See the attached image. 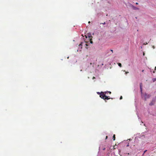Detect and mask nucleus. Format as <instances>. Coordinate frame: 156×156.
Returning a JSON list of instances; mask_svg holds the SVG:
<instances>
[{"label": "nucleus", "mask_w": 156, "mask_h": 156, "mask_svg": "<svg viewBox=\"0 0 156 156\" xmlns=\"http://www.w3.org/2000/svg\"><path fill=\"white\" fill-rule=\"evenodd\" d=\"M147 44V43H145V44Z\"/></svg>", "instance_id": "nucleus-27"}, {"label": "nucleus", "mask_w": 156, "mask_h": 156, "mask_svg": "<svg viewBox=\"0 0 156 156\" xmlns=\"http://www.w3.org/2000/svg\"><path fill=\"white\" fill-rule=\"evenodd\" d=\"M114 147H115V146H114V147H113L114 149H115Z\"/></svg>", "instance_id": "nucleus-32"}, {"label": "nucleus", "mask_w": 156, "mask_h": 156, "mask_svg": "<svg viewBox=\"0 0 156 156\" xmlns=\"http://www.w3.org/2000/svg\"><path fill=\"white\" fill-rule=\"evenodd\" d=\"M105 24V22H104V23H101L100 24Z\"/></svg>", "instance_id": "nucleus-16"}, {"label": "nucleus", "mask_w": 156, "mask_h": 156, "mask_svg": "<svg viewBox=\"0 0 156 156\" xmlns=\"http://www.w3.org/2000/svg\"><path fill=\"white\" fill-rule=\"evenodd\" d=\"M100 97L101 98H103L105 100V99H108L107 96H106L104 94V93L103 92H101L100 93Z\"/></svg>", "instance_id": "nucleus-1"}, {"label": "nucleus", "mask_w": 156, "mask_h": 156, "mask_svg": "<svg viewBox=\"0 0 156 156\" xmlns=\"http://www.w3.org/2000/svg\"><path fill=\"white\" fill-rule=\"evenodd\" d=\"M147 44V43H145V44Z\"/></svg>", "instance_id": "nucleus-28"}, {"label": "nucleus", "mask_w": 156, "mask_h": 156, "mask_svg": "<svg viewBox=\"0 0 156 156\" xmlns=\"http://www.w3.org/2000/svg\"><path fill=\"white\" fill-rule=\"evenodd\" d=\"M132 7L133 9L134 10H139V8H137L133 5L132 6Z\"/></svg>", "instance_id": "nucleus-5"}, {"label": "nucleus", "mask_w": 156, "mask_h": 156, "mask_svg": "<svg viewBox=\"0 0 156 156\" xmlns=\"http://www.w3.org/2000/svg\"><path fill=\"white\" fill-rule=\"evenodd\" d=\"M88 23H90V21H89V22H88Z\"/></svg>", "instance_id": "nucleus-29"}, {"label": "nucleus", "mask_w": 156, "mask_h": 156, "mask_svg": "<svg viewBox=\"0 0 156 156\" xmlns=\"http://www.w3.org/2000/svg\"><path fill=\"white\" fill-rule=\"evenodd\" d=\"M143 55H144V53H143Z\"/></svg>", "instance_id": "nucleus-30"}, {"label": "nucleus", "mask_w": 156, "mask_h": 156, "mask_svg": "<svg viewBox=\"0 0 156 156\" xmlns=\"http://www.w3.org/2000/svg\"><path fill=\"white\" fill-rule=\"evenodd\" d=\"M105 94H107V93H109V94H111V92L109 91H107L105 92Z\"/></svg>", "instance_id": "nucleus-8"}, {"label": "nucleus", "mask_w": 156, "mask_h": 156, "mask_svg": "<svg viewBox=\"0 0 156 156\" xmlns=\"http://www.w3.org/2000/svg\"><path fill=\"white\" fill-rule=\"evenodd\" d=\"M136 5H137V4H138V3L136 2Z\"/></svg>", "instance_id": "nucleus-26"}, {"label": "nucleus", "mask_w": 156, "mask_h": 156, "mask_svg": "<svg viewBox=\"0 0 156 156\" xmlns=\"http://www.w3.org/2000/svg\"><path fill=\"white\" fill-rule=\"evenodd\" d=\"M113 140H115V134H114L113 135Z\"/></svg>", "instance_id": "nucleus-9"}, {"label": "nucleus", "mask_w": 156, "mask_h": 156, "mask_svg": "<svg viewBox=\"0 0 156 156\" xmlns=\"http://www.w3.org/2000/svg\"><path fill=\"white\" fill-rule=\"evenodd\" d=\"M90 43H91V44H92L93 43V41H92L91 40H92V38H90Z\"/></svg>", "instance_id": "nucleus-12"}, {"label": "nucleus", "mask_w": 156, "mask_h": 156, "mask_svg": "<svg viewBox=\"0 0 156 156\" xmlns=\"http://www.w3.org/2000/svg\"><path fill=\"white\" fill-rule=\"evenodd\" d=\"M152 47H153V48H155V47H154V46H153Z\"/></svg>", "instance_id": "nucleus-20"}, {"label": "nucleus", "mask_w": 156, "mask_h": 156, "mask_svg": "<svg viewBox=\"0 0 156 156\" xmlns=\"http://www.w3.org/2000/svg\"><path fill=\"white\" fill-rule=\"evenodd\" d=\"M144 70H142V72H144Z\"/></svg>", "instance_id": "nucleus-21"}, {"label": "nucleus", "mask_w": 156, "mask_h": 156, "mask_svg": "<svg viewBox=\"0 0 156 156\" xmlns=\"http://www.w3.org/2000/svg\"><path fill=\"white\" fill-rule=\"evenodd\" d=\"M153 82H155V81H156V78L153 79Z\"/></svg>", "instance_id": "nucleus-11"}, {"label": "nucleus", "mask_w": 156, "mask_h": 156, "mask_svg": "<svg viewBox=\"0 0 156 156\" xmlns=\"http://www.w3.org/2000/svg\"><path fill=\"white\" fill-rule=\"evenodd\" d=\"M107 138H108V136H106V138H105V139H107Z\"/></svg>", "instance_id": "nucleus-19"}, {"label": "nucleus", "mask_w": 156, "mask_h": 156, "mask_svg": "<svg viewBox=\"0 0 156 156\" xmlns=\"http://www.w3.org/2000/svg\"><path fill=\"white\" fill-rule=\"evenodd\" d=\"M105 148H103V150H105Z\"/></svg>", "instance_id": "nucleus-22"}, {"label": "nucleus", "mask_w": 156, "mask_h": 156, "mask_svg": "<svg viewBox=\"0 0 156 156\" xmlns=\"http://www.w3.org/2000/svg\"><path fill=\"white\" fill-rule=\"evenodd\" d=\"M156 70V66H155V68H154V70L153 71V73H155V70Z\"/></svg>", "instance_id": "nucleus-13"}, {"label": "nucleus", "mask_w": 156, "mask_h": 156, "mask_svg": "<svg viewBox=\"0 0 156 156\" xmlns=\"http://www.w3.org/2000/svg\"><path fill=\"white\" fill-rule=\"evenodd\" d=\"M142 83H141L140 84V91H141V93L142 94Z\"/></svg>", "instance_id": "nucleus-6"}, {"label": "nucleus", "mask_w": 156, "mask_h": 156, "mask_svg": "<svg viewBox=\"0 0 156 156\" xmlns=\"http://www.w3.org/2000/svg\"><path fill=\"white\" fill-rule=\"evenodd\" d=\"M129 73V72H126V74H127V73Z\"/></svg>", "instance_id": "nucleus-25"}, {"label": "nucleus", "mask_w": 156, "mask_h": 156, "mask_svg": "<svg viewBox=\"0 0 156 156\" xmlns=\"http://www.w3.org/2000/svg\"><path fill=\"white\" fill-rule=\"evenodd\" d=\"M83 45H85L87 46V44L85 43V42H81V43L79 45V49L80 50L82 49V46Z\"/></svg>", "instance_id": "nucleus-2"}, {"label": "nucleus", "mask_w": 156, "mask_h": 156, "mask_svg": "<svg viewBox=\"0 0 156 156\" xmlns=\"http://www.w3.org/2000/svg\"><path fill=\"white\" fill-rule=\"evenodd\" d=\"M155 99H153L149 103V105L150 106H152L155 103Z\"/></svg>", "instance_id": "nucleus-4"}, {"label": "nucleus", "mask_w": 156, "mask_h": 156, "mask_svg": "<svg viewBox=\"0 0 156 156\" xmlns=\"http://www.w3.org/2000/svg\"><path fill=\"white\" fill-rule=\"evenodd\" d=\"M122 96H121L120 98V99H122Z\"/></svg>", "instance_id": "nucleus-15"}, {"label": "nucleus", "mask_w": 156, "mask_h": 156, "mask_svg": "<svg viewBox=\"0 0 156 156\" xmlns=\"http://www.w3.org/2000/svg\"><path fill=\"white\" fill-rule=\"evenodd\" d=\"M107 97L108 98V99H105V100H108L110 98H109V97L107 96Z\"/></svg>", "instance_id": "nucleus-14"}, {"label": "nucleus", "mask_w": 156, "mask_h": 156, "mask_svg": "<svg viewBox=\"0 0 156 156\" xmlns=\"http://www.w3.org/2000/svg\"><path fill=\"white\" fill-rule=\"evenodd\" d=\"M144 99L145 101H146L147 99L151 97V95L150 94H148L146 93H145L144 94Z\"/></svg>", "instance_id": "nucleus-3"}, {"label": "nucleus", "mask_w": 156, "mask_h": 156, "mask_svg": "<svg viewBox=\"0 0 156 156\" xmlns=\"http://www.w3.org/2000/svg\"><path fill=\"white\" fill-rule=\"evenodd\" d=\"M95 79V77L94 76H93L92 78V79L94 80V79Z\"/></svg>", "instance_id": "nucleus-17"}, {"label": "nucleus", "mask_w": 156, "mask_h": 156, "mask_svg": "<svg viewBox=\"0 0 156 156\" xmlns=\"http://www.w3.org/2000/svg\"><path fill=\"white\" fill-rule=\"evenodd\" d=\"M118 64L119 66L120 67H122V64H121V63H119Z\"/></svg>", "instance_id": "nucleus-10"}, {"label": "nucleus", "mask_w": 156, "mask_h": 156, "mask_svg": "<svg viewBox=\"0 0 156 156\" xmlns=\"http://www.w3.org/2000/svg\"><path fill=\"white\" fill-rule=\"evenodd\" d=\"M100 93H99V92H98V94H99L100 95Z\"/></svg>", "instance_id": "nucleus-23"}, {"label": "nucleus", "mask_w": 156, "mask_h": 156, "mask_svg": "<svg viewBox=\"0 0 156 156\" xmlns=\"http://www.w3.org/2000/svg\"><path fill=\"white\" fill-rule=\"evenodd\" d=\"M87 36L88 37H89V38L92 37L91 35L90 34H88L87 35Z\"/></svg>", "instance_id": "nucleus-7"}, {"label": "nucleus", "mask_w": 156, "mask_h": 156, "mask_svg": "<svg viewBox=\"0 0 156 156\" xmlns=\"http://www.w3.org/2000/svg\"><path fill=\"white\" fill-rule=\"evenodd\" d=\"M111 51H112V53H113V50H111Z\"/></svg>", "instance_id": "nucleus-24"}, {"label": "nucleus", "mask_w": 156, "mask_h": 156, "mask_svg": "<svg viewBox=\"0 0 156 156\" xmlns=\"http://www.w3.org/2000/svg\"><path fill=\"white\" fill-rule=\"evenodd\" d=\"M114 147H115V146H114V147H113L114 149H115Z\"/></svg>", "instance_id": "nucleus-33"}, {"label": "nucleus", "mask_w": 156, "mask_h": 156, "mask_svg": "<svg viewBox=\"0 0 156 156\" xmlns=\"http://www.w3.org/2000/svg\"><path fill=\"white\" fill-rule=\"evenodd\" d=\"M114 147H115V146H114V147H113L114 149H115Z\"/></svg>", "instance_id": "nucleus-31"}, {"label": "nucleus", "mask_w": 156, "mask_h": 156, "mask_svg": "<svg viewBox=\"0 0 156 156\" xmlns=\"http://www.w3.org/2000/svg\"><path fill=\"white\" fill-rule=\"evenodd\" d=\"M146 151H147V150H145V151H144V153H145L146 152Z\"/></svg>", "instance_id": "nucleus-18"}]
</instances>
